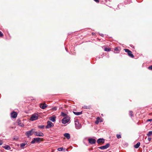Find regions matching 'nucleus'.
<instances>
[{"label":"nucleus","mask_w":152,"mask_h":152,"mask_svg":"<svg viewBox=\"0 0 152 152\" xmlns=\"http://www.w3.org/2000/svg\"><path fill=\"white\" fill-rule=\"evenodd\" d=\"M116 137H117L118 139L121 138V136L120 134H117Z\"/></svg>","instance_id":"30"},{"label":"nucleus","mask_w":152,"mask_h":152,"mask_svg":"<svg viewBox=\"0 0 152 152\" xmlns=\"http://www.w3.org/2000/svg\"><path fill=\"white\" fill-rule=\"evenodd\" d=\"M3 147L5 148L6 150H10L11 149L10 147L8 145H5L4 146H3Z\"/></svg>","instance_id":"15"},{"label":"nucleus","mask_w":152,"mask_h":152,"mask_svg":"<svg viewBox=\"0 0 152 152\" xmlns=\"http://www.w3.org/2000/svg\"><path fill=\"white\" fill-rule=\"evenodd\" d=\"M48 105L45 104H42L41 103L40 104L39 107H40L42 109H45L47 107Z\"/></svg>","instance_id":"10"},{"label":"nucleus","mask_w":152,"mask_h":152,"mask_svg":"<svg viewBox=\"0 0 152 152\" xmlns=\"http://www.w3.org/2000/svg\"><path fill=\"white\" fill-rule=\"evenodd\" d=\"M124 50L125 52L127 53H128L130 52V51L129 50L127 49H124Z\"/></svg>","instance_id":"28"},{"label":"nucleus","mask_w":152,"mask_h":152,"mask_svg":"<svg viewBox=\"0 0 152 152\" xmlns=\"http://www.w3.org/2000/svg\"><path fill=\"white\" fill-rule=\"evenodd\" d=\"M61 115L63 116L64 117L66 115V114L64 112H61Z\"/></svg>","instance_id":"27"},{"label":"nucleus","mask_w":152,"mask_h":152,"mask_svg":"<svg viewBox=\"0 0 152 152\" xmlns=\"http://www.w3.org/2000/svg\"><path fill=\"white\" fill-rule=\"evenodd\" d=\"M148 68L149 69L152 70V65L149 66Z\"/></svg>","instance_id":"31"},{"label":"nucleus","mask_w":152,"mask_h":152,"mask_svg":"<svg viewBox=\"0 0 152 152\" xmlns=\"http://www.w3.org/2000/svg\"><path fill=\"white\" fill-rule=\"evenodd\" d=\"M100 35H101L102 37H103L104 36V35L102 34H100Z\"/></svg>","instance_id":"40"},{"label":"nucleus","mask_w":152,"mask_h":152,"mask_svg":"<svg viewBox=\"0 0 152 152\" xmlns=\"http://www.w3.org/2000/svg\"><path fill=\"white\" fill-rule=\"evenodd\" d=\"M114 50L116 51H117L118 50V48H115Z\"/></svg>","instance_id":"39"},{"label":"nucleus","mask_w":152,"mask_h":152,"mask_svg":"<svg viewBox=\"0 0 152 152\" xmlns=\"http://www.w3.org/2000/svg\"><path fill=\"white\" fill-rule=\"evenodd\" d=\"M56 117L54 115L49 117V119L52 121L54 122L56 121Z\"/></svg>","instance_id":"13"},{"label":"nucleus","mask_w":152,"mask_h":152,"mask_svg":"<svg viewBox=\"0 0 152 152\" xmlns=\"http://www.w3.org/2000/svg\"><path fill=\"white\" fill-rule=\"evenodd\" d=\"M129 115L131 117H132L133 116L132 111H129Z\"/></svg>","instance_id":"24"},{"label":"nucleus","mask_w":152,"mask_h":152,"mask_svg":"<svg viewBox=\"0 0 152 152\" xmlns=\"http://www.w3.org/2000/svg\"><path fill=\"white\" fill-rule=\"evenodd\" d=\"M53 126V124L52 122L50 121H48L47 122V125L46 126V128L49 129Z\"/></svg>","instance_id":"3"},{"label":"nucleus","mask_w":152,"mask_h":152,"mask_svg":"<svg viewBox=\"0 0 152 152\" xmlns=\"http://www.w3.org/2000/svg\"><path fill=\"white\" fill-rule=\"evenodd\" d=\"M13 140H18V138L15 137V138H13Z\"/></svg>","instance_id":"36"},{"label":"nucleus","mask_w":152,"mask_h":152,"mask_svg":"<svg viewBox=\"0 0 152 152\" xmlns=\"http://www.w3.org/2000/svg\"><path fill=\"white\" fill-rule=\"evenodd\" d=\"M110 146V144H107L105 145L99 147L98 148L101 149H105L108 148Z\"/></svg>","instance_id":"7"},{"label":"nucleus","mask_w":152,"mask_h":152,"mask_svg":"<svg viewBox=\"0 0 152 152\" xmlns=\"http://www.w3.org/2000/svg\"><path fill=\"white\" fill-rule=\"evenodd\" d=\"M34 129H32L31 130L27 132L26 133V135L28 137L32 135Z\"/></svg>","instance_id":"4"},{"label":"nucleus","mask_w":152,"mask_h":152,"mask_svg":"<svg viewBox=\"0 0 152 152\" xmlns=\"http://www.w3.org/2000/svg\"><path fill=\"white\" fill-rule=\"evenodd\" d=\"M38 128L40 129H43L44 127V125H40L38 126Z\"/></svg>","instance_id":"25"},{"label":"nucleus","mask_w":152,"mask_h":152,"mask_svg":"<svg viewBox=\"0 0 152 152\" xmlns=\"http://www.w3.org/2000/svg\"><path fill=\"white\" fill-rule=\"evenodd\" d=\"M151 137H148V141H150L151 140Z\"/></svg>","instance_id":"34"},{"label":"nucleus","mask_w":152,"mask_h":152,"mask_svg":"<svg viewBox=\"0 0 152 152\" xmlns=\"http://www.w3.org/2000/svg\"><path fill=\"white\" fill-rule=\"evenodd\" d=\"M63 150L65 151V149H64L63 147L59 148L58 149V150L59 151H63Z\"/></svg>","instance_id":"22"},{"label":"nucleus","mask_w":152,"mask_h":152,"mask_svg":"<svg viewBox=\"0 0 152 152\" xmlns=\"http://www.w3.org/2000/svg\"><path fill=\"white\" fill-rule=\"evenodd\" d=\"M75 126L76 128L77 129L80 128L82 126L81 125L79 124L78 121H75Z\"/></svg>","instance_id":"8"},{"label":"nucleus","mask_w":152,"mask_h":152,"mask_svg":"<svg viewBox=\"0 0 152 152\" xmlns=\"http://www.w3.org/2000/svg\"><path fill=\"white\" fill-rule=\"evenodd\" d=\"M40 138L39 137L34 138L33 139V140L31 141V144H34L36 142H39L40 140Z\"/></svg>","instance_id":"6"},{"label":"nucleus","mask_w":152,"mask_h":152,"mask_svg":"<svg viewBox=\"0 0 152 152\" xmlns=\"http://www.w3.org/2000/svg\"><path fill=\"white\" fill-rule=\"evenodd\" d=\"M96 2L98 3L99 1L98 0H94Z\"/></svg>","instance_id":"38"},{"label":"nucleus","mask_w":152,"mask_h":152,"mask_svg":"<svg viewBox=\"0 0 152 152\" xmlns=\"http://www.w3.org/2000/svg\"><path fill=\"white\" fill-rule=\"evenodd\" d=\"M38 115L37 113H35L31 115L30 120L31 121L37 120L38 119Z\"/></svg>","instance_id":"1"},{"label":"nucleus","mask_w":152,"mask_h":152,"mask_svg":"<svg viewBox=\"0 0 152 152\" xmlns=\"http://www.w3.org/2000/svg\"><path fill=\"white\" fill-rule=\"evenodd\" d=\"M57 108L56 107H54L52 109V110L54 111L56 110H57Z\"/></svg>","instance_id":"29"},{"label":"nucleus","mask_w":152,"mask_h":152,"mask_svg":"<svg viewBox=\"0 0 152 152\" xmlns=\"http://www.w3.org/2000/svg\"><path fill=\"white\" fill-rule=\"evenodd\" d=\"M34 134L37 136L39 137H43L44 136L43 133L41 132H35Z\"/></svg>","instance_id":"9"},{"label":"nucleus","mask_w":152,"mask_h":152,"mask_svg":"<svg viewBox=\"0 0 152 152\" xmlns=\"http://www.w3.org/2000/svg\"><path fill=\"white\" fill-rule=\"evenodd\" d=\"M70 117L68 116H66L62 119V123L66 124L68 123L70 120Z\"/></svg>","instance_id":"2"},{"label":"nucleus","mask_w":152,"mask_h":152,"mask_svg":"<svg viewBox=\"0 0 152 152\" xmlns=\"http://www.w3.org/2000/svg\"><path fill=\"white\" fill-rule=\"evenodd\" d=\"M85 109H87V107L86 106H84L83 107Z\"/></svg>","instance_id":"37"},{"label":"nucleus","mask_w":152,"mask_h":152,"mask_svg":"<svg viewBox=\"0 0 152 152\" xmlns=\"http://www.w3.org/2000/svg\"><path fill=\"white\" fill-rule=\"evenodd\" d=\"M104 50L108 52L110 50V48H105Z\"/></svg>","instance_id":"23"},{"label":"nucleus","mask_w":152,"mask_h":152,"mask_svg":"<svg viewBox=\"0 0 152 152\" xmlns=\"http://www.w3.org/2000/svg\"><path fill=\"white\" fill-rule=\"evenodd\" d=\"M89 143L93 145L95 144L96 140L95 139H93L92 138H90L88 140Z\"/></svg>","instance_id":"5"},{"label":"nucleus","mask_w":152,"mask_h":152,"mask_svg":"<svg viewBox=\"0 0 152 152\" xmlns=\"http://www.w3.org/2000/svg\"><path fill=\"white\" fill-rule=\"evenodd\" d=\"M73 113L76 115H81L82 113V112H76L73 111Z\"/></svg>","instance_id":"18"},{"label":"nucleus","mask_w":152,"mask_h":152,"mask_svg":"<svg viewBox=\"0 0 152 152\" xmlns=\"http://www.w3.org/2000/svg\"><path fill=\"white\" fill-rule=\"evenodd\" d=\"M140 145V142H138L136 145H135L134 147L136 148H138Z\"/></svg>","instance_id":"16"},{"label":"nucleus","mask_w":152,"mask_h":152,"mask_svg":"<svg viewBox=\"0 0 152 152\" xmlns=\"http://www.w3.org/2000/svg\"><path fill=\"white\" fill-rule=\"evenodd\" d=\"M99 119V117H98L97 118V120L95 121V124H98L99 123V121H98V120Z\"/></svg>","instance_id":"26"},{"label":"nucleus","mask_w":152,"mask_h":152,"mask_svg":"<svg viewBox=\"0 0 152 152\" xmlns=\"http://www.w3.org/2000/svg\"><path fill=\"white\" fill-rule=\"evenodd\" d=\"M104 139L103 138H99L97 140V143L98 144L101 143H104Z\"/></svg>","instance_id":"11"},{"label":"nucleus","mask_w":152,"mask_h":152,"mask_svg":"<svg viewBox=\"0 0 152 152\" xmlns=\"http://www.w3.org/2000/svg\"><path fill=\"white\" fill-rule=\"evenodd\" d=\"M3 36V34L1 32V31H0V37H1Z\"/></svg>","instance_id":"32"},{"label":"nucleus","mask_w":152,"mask_h":152,"mask_svg":"<svg viewBox=\"0 0 152 152\" xmlns=\"http://www.w3.org/2000/svg\"><path fill=\"white\" fill-rule=\"evenodd\" d=\"M152 121V118L151 119H148L147 120V122L148 121Z\"/></svg>","instance_id":"33"},{"label":"nucleus","mask_w":152,"mask_h":152,"mask_svg":"<svg viewBox=\"0 0 152 152\" xmlns=\"http://www.w3.org/2000/svg\"><path fill=\"white\" fill-rule=\"evenodd\" d=\"M18 125L21 127H23L24 126V125L23 124H21L20 121H19L18 122Z\"/></svg>","instance_id":"20"},{"label":"nucleus","mask_w":152,"mask_h":152,"mask_svg":"<svg viewBox=\"0 0 152 152\" xmlns=\"http://www.w3.org/2000/svg\"><path fill=\"white\" fill-rule=\"evenodd\" d=\"M128 55L131 58H133L134 57V56L133 54L132 53V52L130 51V52L128 53H127Z\"/></svg>","instance_id":"17"},{"label":"nucleus","mask_w":152,"mask_h":152,"mask_svg":"<svg viewBox=\"0 0 152 152\" xmlns=\"http://www.w3.org/2000/svg\"><path fill=\"white\" fill-rule=\"evenodd\" d=\"M3 144V142L2 141L0 140V145H1Z\"/></svg>","instance_id":"35"},{"label":"nucleus","mask_w":152,"mask_h":152,"mask_svg":"<svg viewBox=\"0 0 152 152\" xmlns=\"http://www.w3.org/2000/svg\"><path fill=\"white\" fill-rule=\"evenodd\" d=\"M17 115V113L15 112H13L11 113V116L13 118H16Z\"/></svg>","instance_id":"12"},{"label":"nucleus","mask_w":152,"mask_h":152,"mask_svg":"<svg viewBox=\"0 0 152 152\" xmlns=\"http://www.w3.org/2000/svg\"><path fill=\"white\" fill-rule=\"evenodd\" d=\"M152 135V131H149L148 133L147 134V135L148 136H150Z\"/></svg>","instance_id":"21"},{"label":"nucleus","mask_w":152,"mask_h":152,"mask_svg":"<svg viewBox=\"0 0 152 152\" xmlns=\"http://www.w3.org/2000/svg\"><path fill=\"white\" fill-rule=\"evenodd\" d=\"M64 135L68 139H69L70 138V135L68 133L64 134Z\"/></svg>","instance_id":"14"},{"label":"nucleus","mask_w":152,"mask_h":152,"mask_svg":"<svg viewBox=\"0 0 152 152\" xmlns=\"http://www.w3.org/2000/svg\"><path fill=\"white\" fill-rule=\"evenodd\" d=\"M27 144L26 143H22L20 144V147L21 148H24V146Z\"/></svg>","instance_id":"19"}]
</instances>
